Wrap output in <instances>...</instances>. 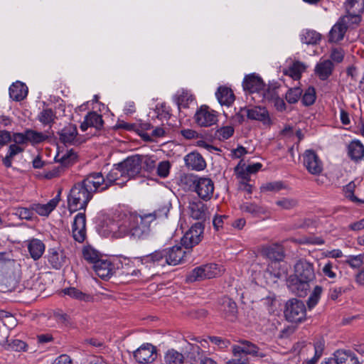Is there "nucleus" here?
<instances>
[{"mask_svg":"<svg viewBox=\"0 0 364 364\" xmlns=\"http://www.w3.org/2000/svg\"><path fill=\"white\" fill-rule=\"evenodd\" d=\"M156 211L139 215L130 211L118 213L107 225V231L112 237H129L139 240L146 239L150 233V223L158 217Z\"/></svg>","mask_w":364,"mask_h":364,"instance_id":"f257e3e1","label":"nucleus"},{"mask_svg":"<svg viewBox=\"0 0 364 364\" xmlns=\"http://www.w3.org/2000/svg\"><path fill=\"white\" fill-rule=\"evenodd\" d=\"M95 181L92 173L87 175L83 180L73 185L68 195V207L73 213L77 210H85L94 194L101 192L99 188V179Z\"/></svg>","mask_w":364,"mask_h":364,"instance_id":"f03ea898","label":"nucleus"},{"mask_svg":"<svg viewBox=\"0 0 364 364\" xmlns=\"http://www.w3.org/2000/svg\"><path fill=\"white\" fill-rule=\"evenodd\" d=\"M186 252L179 245L171 247L159 249L154 252L136 258L146 268L165 267L166 265L176 266L182 262Z\"/></svg>","mask_w":364,"mask_h":364,"instance_id":"7ed1b4c3","label":"nucleus"},{"mask_svg":"<svg viewBox=\"0 0 364 364\" xmlns=\"http://www.w3.org/2000/svg\"><path fill=\"white\" fill-rule=\"evenodd\" d=\"M124 172H123L119 164H115L110 171L105 177L101 172H93L92 176L97 181L98 178L100 181L99 188L101 192L107 190L110 186L114 184L123 185L127 181H125Z\"/></svg>","mask_w":364,"mask_h":364,"instance_id":"20e7f679","label":"nucleus"},{"mask_svg":"<svg viewBox=\"0 0 364 364\" xmlns=\"http://www.w3.org/2000/svg\"><path fill=\"white\" fill-rule=\"evenodd\" d=\"M284 314L287 321L300 323L306 319V308L302 301L291 299L287 301Z\"/></svg>","mask_w":364,"mask_h":364,"instance_id":"39448f33","label":"nucleus"},{"mask_svg":"<svg viewBox=\"0 0 364 364\" xmlns=\"http://www.w3.org/2000/svg\"><path fill=\"white\" fill-rule=\"evenodd\" d=\"M186 178L193 183L194 191L201 199L208 200L211 198L215 187L210 178L193 175L188 176Z\"/></svg>","mask_w":364,"mask_h":364,"instance_id":"423d86ee","label":"nucleus"},{"mask_svg":"<svg viewBox=\"0 0 364 364\" xmlns=\"http://www.w3.org/2000/svg\"><path fill=\"white\" fill-rule=\"evenodd\" d=\"M133 355L139 364H151L158 358L157 348L151 343H146L134 350Z\"/></svg>","mask_w":364,"mask_h":364,"instance_id":"0eeeda50","label":"nucleus"},{"mask_svg":"<svg viewBox=\"0 0 364 364\" xmlns=\"http://www.w3.org/2000/svg\"><path fill=\"white\" fill-rule=\"evenodd\" d=\"M204 226L201 223H196L185 233L181 242L186 249H191L198 245L203 237Z\"/></svg>","mask_w":364,"mask_h":364,"instance_id":"6e6552de","label":"nucleus"},{"mask_svg":"<svg viewBox=\"0 0 364 364\" xmlns=\"http://www.w3.org/2000/svg\"><path fill=\"white\" fill-rule=\"evenodd\" d=\"M303 164L312 175H318L323 171V162L318 154L311 149L306 150L303 154Z\"/></svg>","mask_w":364,"mask_h":364,"instance_id":"1a4fd4ad","label":"nucleus"},{"mask_svg":"<svg viewBox=\"0 0 364 364\" xmlns=\"http://www.w3.org/2000/svg\"><path fill=\"white\" fill-rule=\"evenodd\" d=\"M194 119L200 127H210L218 122V114L209 107L203 105L196 111Z\"/></svg>","mask_w":364,"mask_h":364,"instance_id":"9d476101","label":"nucleus"},{"mask_svg":"<svg viewBox=\"0 0 364 364\" xmlns=\"http://www.w3.org/2000/svg\"><path fill=\"white\" fill-rule=\"evenodd\" d=\"M119 165L123 172H124L125 181H128L140 173L141 170V159L137 155L132 156L119 163Z\"/></svg>","mask_w":364,"mask_h":364,"instance_id":"9b49d317","label":"nucleus"},{"mask_svg":"<svg viewBox=\"0 0 364 364\" xmlns=\"http://www.w3.org/2000/svg\"><path fill=\"white\" fill-rule=\"evenodd\" d=\"M294 277L312 282L315 279L314 264L305 259H299L294 264Z\"/></svg>","mask_w":364,"mask_h":364,"instance_id":"f8f14e48","label":"nucleus"},{"mask_svg":"<svg viewBox=\"0 0 364 364\" xmlns=\"http://www.w3.org/2000/svg\"><path fill=\"white\" fill-rule=\"evenodd\" d=\"M232 353L235 357H239L242 354L251 355L255 357H264V354L259 352V348L254 343L242 340L240 341L238 344L232 346Z\"/></svg>","mask_w":364,"mask_h":364,"instance_id":"ddd939ff","label":"nucleus"},{"mask_svg":"<svg viewBox=\"0 0 364 364\" xmlns=\"http://www.w3.org/2000/svg\"><path fill=\"white\" fill-rule=\"evenodd\" d=\"M350 21L349 16H343L339 18L329 31L328 41L330 43H338L343 39Z\"/></svg>","mask_w":364,"mask_h":364,"instance_id":"4468645a","label":"nucleus"},{"mask_svg":"<svg viewBox=\"0 0 364 364\" xmlns=\"http://www.w3.org/2000/svg\"><path fill=\"white\" fill-rule=\"evenodd\" d=\"M73 238L78 242H82L86 237V218L82 213H77L72 225Z\"/></svg>","mask_w":364,"mask_h":364,"instance_id":"2eb2a0df","label":"nucleus"},{"mask_svg":"<svg viewBox=\"0 0 364 364\" xmlns=\"http://www.w3.org/2000/svg\"><path fill=\"white\" fill-rule=\"evenodd\" d=\"M345 6L348 13L346 16H349L353 23H358L360 14L364 11V0H346Z\"/></svg>","mask_w":364,"mask_h":364,"instance_id":"dca6fc26","label":"nucleus"},{"mask_svg":"<svg viewBox=\"0 0 364 364\" xmlns=\"http://www.w3.org/2000/svg\"><path fill=\"white\" fill-rule=\"evenodd\" d=\"M241 112H245L248 119L259 121L264 125H270L272 123L269 112L265 107L244 108L241 109Z\"/></svg>","mask_w":364,"mask_h":364,"instance_id":"f3484780","label":"nucleus"},{"mask_svg":"<svg viewBox=\"0 0 364 364\" xmlns=\"http://www.w3.org/2000/svg\"><path fill=\"white\" fill-rule=\"evenodd\" d=\"M260 253L272 261H282L284 258V248L282 245L277 243L262 246Z\"/></svg>","mask_w":364,"mask_h":364,"instance_id":"a211bd4d","label":"nucleus"},{"mask_svg":"<svg viewBox=\"0 0 364 364\" xmlns=\"http://www.w3.org/2000/svg\"><path fill=\"white\" fill-rule=\"evenodd\" d=\"M59 139L65 145H76L79 144L77 129L76 125L70 124L63 127L59 132Z\"/></svg>","mask_w":364,"mask_h":364,"instance_id":"6ab92c4d","label":"nucleus"},{"mask_svg":"<svg viewBox=\"0 0 364 364\" xmlns=\"http://www.w3.org/2000/svg\"><path fill=\"white\" fill-rule=\"evenodd\" d=\"M47 258L49 264L55 269H60L67 261L66 255L60 247L50 248L48 251Z\"/></svg>","mask_w":364,"mask_h":364,"instance_id":"aec40b11","label":"nucleus"},{"mask_svg":"<svg viewBox=\"0 0 364 364\" xmlns=\"http://www.w3.org/2000/svg\"><path fill=\"white\" fill-rule=\"evenodd\" d=\"M311 282L299 278L291 277L287 280V287L289 289L298 296H305L309 289Z\"/></svg>","mask_w":364,"mask_h":364,"instance_id":"412c9836","label":"nucleus"},{"mask_svg":"<svg viewBox=\"0 0 364 364\" xmlns=\"http://www.w3.org/2000/svg\"><path fill=\"white\" fill-rule=\"evenodd\" d=\"M243 89L250 93H260L264 90V83L257 75L252 73L245 77L242 82Z\"/></svg>","mask_w":364,"mask_h":364,"instance_id":"4be33fe9","label":"nucleus"},{"mask_svg":"<svg viewBox=\"0 0 364 364\" xmlns=\"http://www.w3.org/2000/svg\"><path fill=\"white\" fill-rule=\"evenodd\" d=\"M186 166L191 170L203 171L206 167L203 157L197 151H192L184 156Z\"/></svg>","mask_w":364,"mask_h":364,"instance_id":"5701e85b","label":"nucleus"},{"mask_svg":"<svg viewBox=\"0 0 364 364\" xmlns=\"http://www.w3.org/2000/svg\"><path fill=\"white\" fill-rule=\"evenodd\" d=\"M60 193L61 191L60 190L58 194L46 204H33L32 208L33 212L35 211L36 213L41 216H48L56 208L58 203L60 202Z\"/></svg>","mask_w":364,"mask_h":364,"instance_id":"b1692460","label":"nucleus"},{"mask_svg":"<svg viewBox=\"0 0 364 364\" xmlns=\"http://www.w3.org/2000/svg\"><path fill=\"white\" fill-rule=\"evenodd\" d=\"M92 267L97 275L103 279L109 278L114 272L113 264L107 259L100 258Z\"/></svg>","mask_w":364,"mask_h":364,"instance_id":"393cba45","label":"nucleus"},{"mask_svg":"<svg viewBox=\"0 0 364 364\" xmlns=\"http://www.w3.org/2000/svg\"><path fill=\"white\" fill-rule=\"evenodd\" d=\"M26 242L31 257L33 260L39 259L45 252L44 243L36 238L28 240Z\"/></svg>","mask_w":364,"mask_h":364,"instance_id":"a878e982","label":"nucleus"},{"mask_svg":"<svg viewBox=\"0 0 364 364\" xmlns=\"http://www.w3.org/2000/svg\"><path fill=\"white\" fill-rule=\"evenodd\" d=\"M331 359L334 360L336 364H343L350 362L351 364H360L358 359L355 354L350 350H338L333 353V358L326 361V364H328Z\"/></svg>","mask_w":364,"mask_h":364,"instance_id":"bb28decb","label":"nucleus"},{"mask_svg":"<svg viewBox=\"0 0 364 364\" xmlns=\"http://www.w3.org/2000/svg\"><path fill=\"white\" fill-rule=\"evenodd\" d=\"M190 215L196 220L205 219L208 213L206 205L200 200H195L189 203Z\"/></svg>","mask_w":364,"mask_h":364,"instance_id":"cd10ccee","label":"nucleus"},{"mask_svg":"<svg viewBox=\"0 0 364 364\" xmlns=\"http://www.w3.org/2000/svg\"><path fill=\"white\" fill-rule=\"evenodd\" d=\"M315 74L321 80H327L332 74L333 64L330 60H320L315 67Z\"/></svg>","mask_w":364,"mask_h":364,"instance_id":"c85d7f7f","label":"nucleus"},{"mask_svg":"<svg viewBox=\"0 0 364 364\" xmlns=\"http://www.w3.org/2000/svg\"><path fill=\"white\" fill-rule=\"evenodd\" d=\"M27 95L28 87L21 82L17 81L9 87V96L14 101L23 100Z\"/></svg>","mask_w":364,"mask_h":364,"instance_id":"c756f323","label":"nucleus"},{"mask_svg":"<svg viewBox=\"0 0 364 364\" xmlns=\"http://www.w3.org/2000/svg\"><path fill=\"white\" fill-rule=\"evenodd\" d=\"M215 96L221 105L230 106L235 101L232 90L227 87L220 86L215 92Z\"/></svg>","mask_w":364,"mask_h":364,"instance_id":"7c9ffc66","label":"nucleus"},{"mask_svg":"<svg viewBox=\"0 0 364 364\" xmlns=\"http://www.w3.org/2000/svg\"><path fill=\"white\" fill-rule=\"evenodd\" d=\"M348 155L354 161L362 160L364 157V146L358 140L352 141L348 146Z\"/></svg>","mask_w":364,"mask_h":364,"instance_id":"2f4dec72","label":"nucleus"},{"mask_svg":"<svg viewBox=\"0 0 364 364\" xmlns=\"http://www.w3.org/2000/svg\"><path fill=\"white\" fill-rule=\"evenodd\" d=\"M63 293L80 301L90 302L94 299L91 294L83 292L75 287L65 288L63 290Z\"/></svg>","mask_w":364,"mask_h":364,"instance_id":"473e14b6","label":"nucleus"},{"mask_svg":"<svg viewBox=\"0 0 364 364\" xmlns=\"http://www.w3.org/2000/svg\"><path fill=\"white\" fill-rule=\"evenodd\" d=\"M300 39L306 45H316L321 40V35L314 30L306 29L300 34Z\"/></svg>","mask_w":364,"mask_h":364,"instance_id":"72a5a7b5","label":"nucleus"},{"mask_svg":"<svg viewBox=\"0 0 364 364\" xmlns=\"http://www.w3.org/2000/svg\"><path fill=\"white\" fill-rule=\"evenodd\" d=\"M306 66L304 63L296 61L291 66L284 70V74L286 75H289L294 80H299L301 73L305 70Z\"/></svg>","mask_w":364,"mask_h":364,"instance_id":"f704fd0d","label":"nucleus"},{"mask_svg":"<svg viewBox=\"0 0 364 364\" xmlns=\"http://www.w3.org/2000/svg\"><path fill=\"white\" fill-rule=\"evenodd\" d=\"M184 355L173 348L168 349L164 354V361L166 364H182Z\"/></svg>","mask_w":364,"mask_h":364,"instance_id":"c9c22d12","label":"nucleus"},{"mask_svg":"<svg viewBox=\"0 0 364 364\" xmlns=\"http://www.w3.org/2000/svg\"><path fill=\"white\" fill-rule=\"evenodd\" d=\"M26 136L28 142L32 144H37L48 139L49 134L47 132L43 133L33 129H26Z\"/></svg>","mask_w":364,"mask_h":364,"instance_id":"e433bc0d","label":"nucleus"},{"mask_svg":"<svg viewBox=\"0 0 364 364\" xmlns=\"http://www.w3.org/2000/svg\"><path fill=\"white\" fill-rule=\"evenodd\" d=\"M356 185L354 181H350L343 188L345 197L356 204H363L364 200L360 199L354 195Z\"/></svg>","mask_w":364,"mask_h":364,"instance_id":"4c0bfd02","label":"nucleus"},{"mask_svg":"<svg viewBox=\"0 0 364 364\" xmlns=\"http://www.w3.org/2000/svg\"><path fill=\"white\" fill-rule=\"evenodd\" d=\"M204 272L205 274L206 279H211L218 276H220L224 272V269L221 265L210 263L203 265Z\"/></svg>","mask_w":364,"mask_h":364,"instance_id":"58836bf2","label":"nucleus"},{"mask_svg":"<svg viewBox=\"0 0 364 364\" xmlns=\"http://www.w3.org/2000/svg\"><path fill=\"white\" fill-rule=\"evenodd\" d=\"M242 211L250 213L254 216H257L261 214L265 213V210L262 206L258 205L255 203L245 202L240 205Z\"/></svg>","mask_w":364,"mask_h":364,"instance_id":"ea45409f","label":"nucleus"},{"mask_svg":"<svg viewBox=\"0 0 364 364\" xmlns=\"http://www.w3.org/2000/svg\"><path fill=\"white\" fill-rule=\"evenodd\" d=\"M12 214L21 220H31L33 217L34 213L32 206L31 208L18 206L12 208Z\"/></svg>","mask_w":364,"mask_h":364,"instance_id":"a19ab883","label":"nucleus"},{"mask_svg":"<svg viewBox=\"0 0 364 364\" xmlns=\"http://www.w3.org/2000/svg\"><path fill=\"white\" fill-rule=\"evenodd\" d=\"M223 310L226 314V316L230 317L231 319L234 318L237 312L236 303L230 298H225L223 302Z\"/></svg>","mask_w":364,"mask_h":364,"instance_id":"79ce46f5","label":"nucleus"},{"mask_svg":"<svg viewBox=\"0 0 364 364\" xmlns=\"http://www.w3.org/2000/svg\"><path fill=\"white\" fill-rule=\"evenodd\" d=\"M203 265L194 268L191 272L186 276V281L192 283L197 281H202L206 279L205 274Z\"/></svg>","mask_w":364,"mask_h":364,"instance_id":"37998d69","label":"nucleus"},{"mask_svg":"<svg viewBox=\"0 0 364 364\" xmlns=\"http://www.w3.org/2000/svg\"><path fill=\"white\" fill-rule=\"evenodd\" d=\"M86 120L92 127L100 129L103 127V119L102 115L96 112H90L85 116Z\"/></svg>","mask_w":364,"mask_h":364,"instance_id":"c03bdc74","label":"nucleus"},{"mask_svg":"<svg viewBox=\"0 0 364 364\" xmlns=\"http://www.w3.org/2000/svg\"><path fill=\"white\" fill-rule=\"evenodd\" d=\"M278 88L279 87L276 83L269 85L267 87L264 85V90H261L260 93L263 95L265 100L271 102L279 96Z\"/></svg>","mask_w":364,"mask_h":364,"instance_id":"a18cd8bd","label":"nucleus"},{"mask_svg":"<svg viewBox=\"0 0 364 364\" xmlns=\"http://www.w3.org/2000/svg\"><path fill=\"white\" fill-rule=\"evenodd\" d=\"M194 100L193 95L188 91H182L181 94L177 98V105L178 109L188 108L189 105Z\"/></svg>","mask_w":364,"mask_h":364,"instance_id":"49530a36","label":"nucleus"},{"mask_svg":"<svg viewBox=\"0 0 364 364\" xmlns=\"http://www.w3.org/2000/svg\"><path fill=\"white\" fill-rule=\"evenodd\" d=\"M55 119V113L51 109H44L38 115V120L44 125L50 126L54 123Z\"/></svg>","mask_w":364,"mask_h":364,"instance_id":"de8ad7c7","label":"nucleus"},{"mask_svg":"<svg viewBox=\"0 0 364 364\" xmlns=\"http://www.w3.org/2000/svg\"><path fill=\"white\" fill-rule=\"evenodd\" d=\"M275 203L283 210H291L298 205V200L294 198H282L277 200Z\"/></svg>","mask_w":364,"mask_h":364,"instance_id":"09e8293b","label":"nucleus"},{"mask_svg":"<svg viewBox=\"0 0 364 364\" xmlns=\"http://www.w3.org/2000/svg\"><path fill=\"white\" fill-rule=\"evenodd\" d=\"M314 355L312 358H311L307 364H315L318 362L319 358L321 357L323 354V351L324 349V341L321 339L318 340L314 343Z\"/></svg>","mask_w":364,"mask_h":364,"instance_id":"8fccbe9b","label":"nucleus"},{"mask_svg":"<svg viewBox=\"0 0 364 364\" xmlns=\"http://www.w3.org/2000/svg\"><path fill=\"white\" fill-rule=\"evenodd\" d=\"M316 99V90L313 87H309L302 96L301 102L305 106H310Z\"/></svg>","mask_w":364,"mask_h":364,"instance_id":"3c124183","label":"nucleus"},{"mask_svg":"<svg viewBox=\"0 0 364 364\" xmlns=\"http://www.w3.org/2000/svg\"><path fill=\"white\" fill-rule=\"evenodd\" d=\"M245 164H242V161L235 167V173L241 181H249L250 173L247 171V167H245Z\"/></svg>","mask_w":364,"mask_h":364,"instance_id":"603ef678","label":"nucleus"},{"mask_svg":"<svg viewBox=\"0 0 364 364\" xmlns=\"http://www.w3.org/2000/svg\"><path fill=\"white\" fill-rule=\"evenodd\" d=\"M345 262L353 269H358L364 264V255H349Z\"/></svg>","mask_w":364,"mask_h":364,"instance_id":"864d4df0","label":"nucleus"},{"mask_svg":"<svg viewBox=\"0 0 364 364\" xmlns=\"http://www.w3.org/2000/svg\"><path fill=\"white\" fill-rule=\"evenodd\" d=\"M286 188L284 183L282 181H273L263 184L261 186V191L263 192H278Z\"/></svg>","mask_w":364,"mask_h":364,"instance_id":"5fc2aeb1","label":"nucleus"},{"mask_svg":"<svg viewBox=\"0 0 364 364\" xmlns=\"http://www.w3.org/2000/svg\"><path fill=\"white\" fill-rule=\"evenodd\" d=\"M82 253L84 259L93 265L100 259L99 253L91 247L85 248Z\"/></svg>","mask_w":364,"mask_h":364,"instance_id":"6e6d98bb","label":"nucleus"},{"mask_svg":"<svg viewBox=\"0 0 364 364\" xmlns=\"http://www.w3.org/2000/svg\"><path fill=\"white\" fill-rule=\"evenodd\" d=\"M322 292V288L319 286H316L312 293L308 299L307 304L309 308L314 307L318 302Z\"/></svg>","mask_w":364,"mask_h":364,"instance_id":"4d7b16f0","label":"nucleus"},{"mask_svg":"<svg viewBox=\"0 0 364 364\" xmlns=\"http://www.w3.org/2000/svg\"><path fill=\"white\" fill-rule=\"evenodd\" d=\"M302 90L299 87L289 89L286 93L285 98L290 104L296 103L300 98Z\"/></svg>","mask_w":364,"mask_h":364,"instance_id":"13d9d810","label":"nucleus"},{"mask_svg":"<svg viewBox=\"0 0 364 364\" xmlns=\"http://www.w3.org/2000/svg\"><path fill=\"white\" fill-rule=\"evenodd\" d=\"M170 168V162L168 161H163L158 164L156 173L161 178H166L169 174Z\"/></svg>","mask_w":364,"mask_h":364,"instance_id":"bf43d9fd","label":"nucleus"},{"mask_svg":"<svg viewBox=\"0 0 364 364\" xmlns=\"http://www.w3.org/2000/svg\"><path fill=\"white\" fill-rule=\"evenodd\" d=\"M77 159V154L73 151L72 150L66 152L65 154H63L58 161L60 162V164L64 166H67L70 164H73Z\"/></svg>","mask_w":364,"mask_h":364,"instance_id":"052dcab7","label":"nucleus"},{"mask_svg":"<svg viewBox=\"0 0 364 364\" xmlns=\"http://www.w3.org/2000/svg\"><path fill=\"white\" fill-rule=\"evenodd\" d=\"M234 134V129L231 126L223 127L217 131V135L221 139H228Z\"/></svg>","mask_w":364,"mask_h":364,"instance_id":"680f3d73","label":"nucleus"},{"mask_svg":"<svg viewBox=\"0 0 364 364\" xmlns=\"http://www.w3.org/2000/svg\"><path fill=\"white\" fill-rule=\"evenodd\" d=\"M344 54V50L342 48H333L331 53V58L334 62L339 63L343 61Z\"/></svg>","mask_w":364,"mask_h":364,"instance_id":"e2e57ef3","label":"nucleus"},{"mask_svg":"<svg viewBox=\"0 0 364 364\" xmlns=\"http://www.w3.org/2000/svg\"><path fill=\"white\" fill-rule=\"evenodd\" d=\"M322 272L325 276L331 279H334L336 277V274L333 271V264L331 262H328L324 264Z\"/></svg>","mask_w":364,"mask_h":364,"instance_id":"0e129e2a","label":"nucleus"},{"mask_svg":"<svg viewBox=\"0 0 364 364\" xmlns=\"http://www.w3.org/2000/svg\"><path fill=\"white\" fill-rule=\"evenodd\" d=\"M348 229L351 231L358 232L364 230V218L360 220L353 222L348 226Z\"/></svg>","mask_w":364,"mask_h":364,"instance_id":"69168bd1","label":"nucleus"},{"mask_svg":"<svg viewBox=\"0 0 364 364\" xmlns=\"http://www.w3.org/2000/svg\"><path fill=\"white\" fill-rule=\"evenodd\" d=\"M13 140L16 144H23L28 142L26 130L23 133H15L13 135Z\"/></svg>","mask_w":364,"mask_h":364,"instance_id":"338daca9","label":"nucleus"},{"mask_svg":"<svg viewBox=\"0 0 364 364\" xmlns=\"http://www.w3.org/2000/svg\"><path fill=\"white\" fill-rule=\"evenodd\" d=\"M271 102H272L274 103V106L277 111L283 112V111L286 110V108H287L286 104H285L284 101L283 100V99L279 97V96H278L277 97H276Z\"/></svg>","mask_w":364,"mask_h":364,"instance_id":"774afa93","label":"nucleus"}]
</instances>
